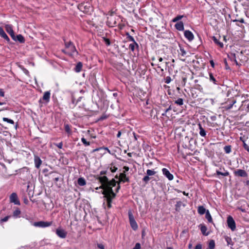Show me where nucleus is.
Listing matches in <instances>:
<instances>
[{
	"label": "nucleus",
	"instance_id": "obj_1",
	"mask_svg": "<svg viewBox=\"0 0 249 249\" xmlns=\"http://www.w3.org/2000/svg\"><path fill=\"white\" fill-rule=\"evenodd\" d=\"M97 179L102 184L99 188L104 190L102 194L107 200L108 208H110L111 207L112 200L116 196V194L113 192L112 187L116 186L117 181L114 179L109 181L106 176L98 177Z\"/></svg>",
	"mask_w": 249,
	"mask_h": 249
},
{
	"label": "nucleus",
	"instance_id": "obj_2",
	"mask_svg": "<svg viewBox=\"0 0 249 249\" xmlns=\"http://www.w3.org/2000/svg\"><path fill=\"white\" fill-rule=\"evenodd\" d=\"M63 53L70 55H75L78 53L75 46L71 41L65 42V50H63Z\"/></svg>",
	"mask_w": 249,
	"mask_h": 249
},
{
	"label": "nucleus",
	"instance_id": "obj_3",
	"mask_svg": "<svg viewBox=\"0 0 249 249\" xmlns=\"http://www.w3.org/2000/svg\"><path fill=\"white\" fill-rule=\"evenodd\" d=\"M116 178H119V181L118 182V186L116 188V192H118V191L120 189V183L121 182H123L124 183L127 182H129V179L128 177H127L125 174L124 173H121L120 174L119 177L118 176V175H116L115 176Z\"/></svg>",
	"mask_w": 249,
	"mask_h": 249
},
{
	"label": "nucleus",
	"instance_id": "obj_4",
	"mask_svg": "<svg viewBox=\"0 0 249 249\" xmlns=\"http://www.w3.org/2000/svg\"><path fill=\"white\" fill-rule=\"evenodd\" d=\"M128 214L129 217V223L132 229L134 231L137 230L138 229V226L136 221L135 220V218L134 217V216L132 214L131 211L129 210L128 211Z\"/></svg>",
	"mask_w": 249,
	"mask_h": 249
},
{
	"label": "nucleus",
	"instance_id": "obj_5",
	"mask_svg": "<svg viewBox=\"0 0 249 249\" xmlns=\"http://www.w3.org/2000/svg\"><path fill=\"white\" fill-rule=\"evenodd\" d=\"M52 222L40 221L35 222L33 223V225L36 227L46 228L51 226Z\"/></svg>",
	"mask_w": 249,
	"mask_h": 249
},
{
	"label": "nucleus",
	"instance_id": "obj_6",
	"mask_svg": "<svg viewBox=\"0 0 249 249\" xmlns=\"http://www.w3.org/2000/svg\"><path fill=\"white\" fill-rule=\"evenodd\" d=\"M227 224L229 228L231 229V231H233L235 230L236 228L235 222L232 217V216L229 215L227 218Z\"/></svg>",
	"mask_w": 249,
	"mask_h": 249
},
{
	"label": "nucleus",
	"instance_id": "obj_7",
	"mask_svg": "<svg viewBox=\"0 0 249 249\" xmlns=\"http://www.w3.org/2000/svg\"><path fill=\"white\" fill-rule=\"evenodd\" d=\"M6 31L10 35L13 40H15V35L11 25L6 24L5 26Z\"/></svg>",
	"mask_w": 249,
	"mask_h": 249
},
{
	"label": "nucleus",
	"instance_id": "obj_8",
	"mask_svg": "<svg viewBox=\"0 0 249 249\" xmlns=\"http://www.w3.org/2000/svg\"><path fill=\"white\" fill-rule=\"evenodd\" d=\"M10 200L11 202L14 203L15 204H20V202L18 198V196L15 193H13L10 195Z\"/></svg>",
	"mask_w": 249,
	"mask_h": 249
},
{
	"label": "nucleus",
	"instance_id": "obj_9",
	"mask_svg": "<svg viewBox=\"0 0 249 249\" xmlns=\"http://www.w3.org/2000/svg\"><path fill=\"white\" fill-rule=\"evenodd\" d=\"M162 174L169 180H172L174 178L173 175L170 173L169 170L166 168H163L162 169Z\"/></svg>",
	"mask_w": 249,
	"mask_h": 249
},
{
	"label": "nucleus",
	"instance_id": "obj_10",
	"mask_svg": "<svg viewBox=\"0 0 249 249\" xmlns=\"http://www.w3.org/2000/svg\"><path fill=\"white\" fill-rule=\"evenodd\" d=\"M234 174L235 176L241 177H246L247 176V173L246 172L242 169H238L234 172Z\"/></svg>",
	"mask_w": 249,
	"mask_h": 249
},
{
	"label": "nucleus",
	"instance_id": "obj_11",
	"mask_svg": "<svg viewBox=\"0 0 249 249\" xmlns=\"http://www.w3.org/2000/svg\"><path fill=\"white\" fill-rule=\"evenodd\" d=\"M184 36L185 37L190 41H192L194 39V35L193 34V33L189 31V30H186L185 32H184Z\"/></svg>",
	"mask_w": 249,
	"mask_h": 249
},
{
	"label": "nucleus",
	"instance_id": "obj_12",
	"mask_svg": "<svg viewBox=\"0 0 249 249\" xmlns=\"http://www.w3.org/2000/svg\"><path fill=\"white\" fill-rule=\"evenodd\" d=\"M0 36L5 39L7 42H10V38L8 37L6 33L4 32L3 29L1 27H0Z\"/></svg>",
	"mask_w": 249,
	"mask_h": 249
},
{
	"label": "nucleus",
	"instance_id": "obj_13",
	"mask_svg": "<svg viewBox=\"0 0 249 249\" xmlns=\"http://www.w3.org/2000/svg\"><path fill=\"white\" fill-rule=\"evenodd\" d=\"M34 162L35 164V167L36 168H39L40 166V165L42 163V160L38 156H35L34 159Z\"/></svg>",
	"mask_w": 249,
	"mask_h": 249
},
{
	"label": "nucleus",
	"instance_id": "obj_14",
	"mask_svg": "<svg viewBox=\"0 0 249 249\" xmlns=\"http://www.w3.org/2000/svg\"><path fill=\"white\" fill-rule=\"evenodd\" d=\"M176 28L180 31H182L184 30V24L182 21H179L177 22L175 25Z\"/></svg>",
	"mask_w": 249,
	"mask_h": 249
},
{
	"label": "nucleus",
	"instance_id": "obj_15",
	"mask_svg": "<svg viewBox=\"0 0 249 249\" xmlns=\"http://www.w3.org/2000/svg\"><path fill=\"white\" fill-rule=\"evenodd\" d=\"M199 129V134L201 136L205 137L206 136V132L204 129L202 127L201 124H198Z\"/></svg>",
	"mask_w": 249,
	"mask_h": 249
},
{
	"label": "nucleus",
	"instance_id": "obj_16",
	"mask_svg": "<svg viewBox=\"0 0 249 249\" xmlns=\"http://www.w3.org/2000/svg\"><path fill=\"white\" fill-rule=\"evenodd\" d=\"M77 184L80 186H83L86 184V181L84 178L81 177L77 179Z\"/></svg>",
	"mask_w": 249,
	"mask_h": 249
},
{
	"label": "nucleus",
	"instance_id": "obj_17",
	"mask_svg": "<svg viewBox=\"0 0 249 249\" xmlns=\"http://www.w3.org/2000/svg\"><path fill=\"white\" fill-rule=\"evenodd\" d=\"M83 67V64L81 62H79L76 65L75 67L74 68V71L76 72H79L81 71L82 68Z\"/></svg>",
	"mask_w": 249,
	"mask_h": 249
},
{
	"label": "nucleus",
	"instance_id": "obj_18",
	"mask_svg": "<svg viewBox=\"0 0 249 249\" xmlns=\"http://www.w3.org/2000/svg\"><path fill=\"white\" fill-rule=\"evenodd\" d=\"M14 40L18 41L20 43H24L25 41V39L21 35H18L16 36H15V40Z\"/></svg>",
	"mask_w": 249,
	"mask_h": 249
},
{
	"label": "nucleus",
	"instance_id": "obj_19",
	"mask_svg": "<svg viewBox=\"0 0 249 249\" xmlns=\"http://www.w3.org/2000/svg\"><path fill=\"white\" fill-rule=\"evenodd\" d=\"M88 7H89V6L87 5H85V3H82L79 5V9L85 12L87 11V10L89 9Z\"/></svg>",
	"mask_w": 249,
	"mask_h": 249
},
{
	"label": "nucleus",
	"instance_id": "obj_20",
	"mask_svg": "<svg viewBox=\"0 0 249 249\" xmlns=\"http://www.w3.org/2000/svg\"><path fill=\"white\" fill-rule=\"evenodd\" d=\"M198 213L200 214H203L205 213H206L207 210L206 209L202 206H200L198 207Z\"/></svg>",
	"mask_w": 249,
	"mask_h": 249
},
{
	"label": "nucleus",
	"instance_id": "obj_21",
	"mask_svg": "<svg viewBox=\"0 0 249 249\" xmlns=\"http://www.w3.org/2000/svg\"><path fill=\"white\" fill-rule=\"evenodd\" d=\"M50 97V92L46 91V92H45L44 93V95L43 96V97H42V99L43 100L46 101V102H48L49 101Z\"/></svg>",
	"mask_w": 249,
	"mask_h": 249
},
{
	"label": "nucleus",
	"instance_id": "obj_22",
	"mask_svg": "<svg viewBox=\"0 0 249 249\" xmlns=\"http://www.w3.org/2000/svg\"><path fill=\"white\" fill-rule=\"evenodd\" d=\"M206 218L208 220V222L210 223L213 222V219L212 218V216L211 215V214L209 211V210H207L206 215H205Z\"/></svg>",
	"mask_w": 249,
	"mask_h": 249
},
{
	"label": "nucleus",
	"instance_id": "obj_23",
	"mask_svg": "<svg viewBox=\"0 0 249 249\" xmlns=\"http://www.w3.org/2000/svg\"><path fill=\"white\" fill-rule=\"evenodd\" d=\"M216 175L217 176L222 175L224 177L228 176L229 175V172L227 171H225L224 172H221L217 170L216 171Z\"/></svg>",
	"mask_w": 249,
	"mask_h": 249
},
{
	"label": "nucleus",
	"instance_id": "obj_24",
	"mask_svg": "<svg viewBox=\"0 0 249 249\" xmlns=\"http://www.w3.org/2000/svg\"><path fill=\"white\" fill-rule=\"evenodd\" d=\"M137 47L138 48L139 46L138 44L136 42H133L132 43H131L129 46V49L132 51L134 52L135 50V48Z\"/></svg>",
	"mask_w": 249,
	"mask_h": 249
},
{
	"label": "nucleus",
	"instance_id": "obj_25",
	"mask_svg": "<svg viewBox=\"0 0 249 249\" xmlns=\"http://www.w3.org/2000/svg\"><path fill=\"white\" fill-rule=\"evenodd\" d=\"M183 205V206H184V205L183 204V203L180 201H178L175 205V207H176V210L177 211H179V210H180V207Z\"/></svg>",
	"mask_w": 249,
	"mask_h": 249
},
{
	"label": "nucleus",
	"instance_id": "obj_26",
	"mask_svg": "<svg viewBox=\"0 0 249 249\" xmlns=\"http://www.w3.org/2000/svg\"><path fill=\"white\" fill-rule=\"evenodd\" d=\"M201 231L202 234L204 235H207L208 234L206 233V231L207 230V227L204 225H201L200 227Z\"/></svg>",
	"mask_w": 249,
	"mask_h": 249
},
{
	"label": "nucleus",
	"instance_id": "obj_27",
	"mask_svg": "<svg viewBox=\"0 0 249 249\" xmlns=\"http://www.w3.org/2000/svg\"><path fill=\"white\" fill-rule=\"evenodd\" d=\"M213 40L215 44L218 45L221 47H223V44L222 42H220L218 40V39H217L215 37H213Z\"/></svg>",
	"mask_w": 249,
	"mask_h": 249
},
{
	"label": "nucleus",
	"instance_id": "obj_28",
	"mask_svg": "<svg viewBox=\"0 0 249 249\" xmlns=\"http://www.w3.org/2000/svg\"><path fill=\"white\" fill-rule=\"evenodd\" d=\"M224 151L229 154L231 152V145H226L224 147Z\"/></svg>",
	"mask_w": 249,
	"mask_h": 249
},
{
	"label": "nucleus",
	"instance_id": "obj_29",
	"mask_svg": "<svg viewBox=\"0 0 249 249\" xmlns=\"http://www.w3.org/2000/svg\"><path fill=\"white\" fill-rule=\"evenodd\" d=\"M183 16H183V15H178V16H177L176 18H174L172 19V22H176L179 21L180 19H181L183 17Z\"/></svg>",
	"mask_w": 249,
	"mask_h": 249
},
{
	"label": "nucleus",
	"instance_id": "obj_30",
	"mask_svg": "<svg viewBox=\"0 0 249 249\" xmlns=\"http://www.w3.org/2000/svg\"><path fill=\"white\" fill-rule=\"evenodd\" d=\"M215 247V242L213 240H212L209 242V248L210 249H213Z\"/></svg>",
	"mask_w": 249,
	"mask_h": 249
},
{
	"label": "nucleus",
	"instance_id": "obj_31",
	"mask_svg": "<svg viewBox=\"0 0 249 249\" xmlns=\"http://www.w3.org/2000/svg\"><path fill=\"white\" fill-rule=\"evenodd\" d=\"M65 130L66 132L67 133L68 136L71 134V130L70 126L68 124H66L65 125Z\"/></svg>",
	"mask_w": 249,
	"mask_h": 249
},
{
	"label": "nucleus",
	"instance_id": "obj_32",
	"mask_svg": "<svg viewBox=\"0 0 249 249\" xmlns=\"http://www.w3.org/2000/svg\"><path fill=\"white\" fill-rule=\"evenodd\" d=\"M179 50H180V54L182 56H185L186 54V52L184 50V49L182 47H179Z\"/></svg>",
	"mask_w": 249,
	"mask_h": 249
},
{
	"label": "nucleus",
	"instance_id": "obj_33",
	"mask_svg": "<svg viewBox=\"0 0 249 249\" xmlns=\"http://www.w3.org/2000/svg\"><path fill=\"white\" fill-rule=\"evenodd\" d=\"M20 211L19 209H17L13 212V216L17 217L20 214Z\"/></svg>",
	"mask_w": 249,
	"mask_h": 249
},
{
	"label": "nucleus",
	"instance_id": "obj_34",
	"mask_svg": "<svg viewBox=\"0 0 249 249\" xmlns=\"http://www.w3.org/2000/svg\"><path fill=\"white\" fill-rule=\"evenodd\" d=\"M155 174H156V172H155V171H154V170H152L148 169V170L146 171V174H147V175H148V176H153V175H154Z\"/></svg>",
	"mask_w": 249,
	"mask_h": 249
},
{
	"label": "nucleus",
	"instance_id": "obj_35",
	"mask_svg": "<svg viewBox=\"0 0 249 249\" xmlns=\"http://www.w3.org/2000/svg\"><path fill=\"white\" fill-rule=\"evenodd\" d=\"M2 120H3V121L7 122L8 123H10L11 124H14V121L13 120L8 119V118H6V117H3L2 118Z\"/></svg>",
	"mask_w": 249,
	"mask_h": 249
},
{
	"label": "nucleus",
	"instance_id": "obj_36",
	"mask_svg": "<svg viewBox=\"0 0 249 249\" xmlns=\"http://www.w3.org/2000/svg\"><path fill=\"white\" fill-rule=\"evenodd\" d=\"M56 233L60 238H62V230L60 228L56 230Z\"/></svg>",
	"mask_w": 249,
	"mask_h": 249
},
{
	"label": "nucleus",
	"instance_id": "obj_37",
	"mask_svg": "<svg viewBox=\"0 0 249 249\" xmlns=\"http://www.w3.org/2000/svg\"><path fill=\"white\" fill-rule=\"evenodd\" d=\"M210 80L212 82H213L214 84H217V83H216V79H215V78L214 77V76H213V74L212 73H210Z\"/></svg>",
	"mask_w": 249,
	"mask_h": 249
},
{
	"label": "nucleus",
	"instance_id": "obj_38",
	"mask_svg": "<svg viewBox=\"0 0 249 249\" xmlns=\"http://www.w3.org/2000/svg\"><path fill=\"white\" fill-rule=\"evenodd\" d=\"M175 103L178 105L181 106L183 104V100L182 98H178L175 101Z\"/></svg>",
	"mask_w": 249,
	"mask_h": 249
},
{
	"label": "nucleus",
	"instance_id": "obj_39",
	"mask_svg": "<svg viewBox=\"0 0 249 249\" xmlns=\"http://www.w3.org/2000/svg\"><path fill=\"white\" fill-rule=\"evenodd\" d=\"M126 36H127V38H128V40L129 41H132L133 43V42H136V41H135L134 38H133V37L132 36H130L129 33H126Z\"/></svg>",
	"mask_w": 249,
	"mask_h": 249
},
{
	"label": "nucleus",
	"instance_id": "obj_40",
	"mask_svg": "<svg viewBox=\"0 0 249 249\" xmlns=\"http://www.w3.org/2000/svg\"><path fill=\"white\" fill-rule=\"evenodd\" d=\"M81 141L83 144L86 146H88L90 144L89 142H87V140L84 138H82L81 139Z\"/></svg>",
	"mask_w": 249,
	"mask_h": 249
},
{
	"label": "nucleus",
	"instance_id": "obj_41",
	"mask_svg": "<svg viewBox=\"0 0 249 249\" xmlns=\"http://www.w3.org/2000/svg\"><path fill=\"white\" fill-rule=\"evenodd\" d=\"M150 179V177L148 175H147L143 177V178H142V180L144 181L145 183H147L149 181Z\"/></svg>",
	"mask_w": 249,
	"mask_h": 249
},
{
	"label": "nucleus",
	"instance_id": "obj_42",
	"mask_svg": "<svg viewBox=\"0 0 249 249\" xmlns=\"http://www.w3.org/2000/svg\"><path fill=\"white\" fill-rule=\"evenodd\" d=\"M11 217L10 215L6 216L0 220L2 222H5L8 220L9 218Z\"/></svg>",
	"mask_w": 249,
	"mask_h": 249
},
{
	"label": "nucleus",
	"instance_id": "obj_43",
	"mask_svg": "<svg viewBox=\"0 0 249 249\" xmlns=\"http://www.w3.org/2000/svg\"><path fill=\"white\" fill-rule=\"evenodd\" d=\"M53 144L59 148L60 149L62 148V142H61L58 143H54Z\"/></svg>",
	"mask_w": 249,
	"mask_h": 249
},
{
	"label": "nucleus",
	"instance_id": "obj_44",
	"mask_svg": "<svg viewBox=\"0 0 249 249\" xmlns=\"http://www.w3.org/2000/svg\"><path fill=\"white\" fill-rule=\"evenodd\" d=\"M171 81V78L170 76H167L165 78V82L166 84H169Z\"/></svg>",
	"mask_w": 249,
	"mask_h": 249
},
{
	"label": "nucleus",
	"instance_id": "obj_45",
	"mask_svg": "<svg viewBox=\"0 0 249 249\" xmlns=\"http://www.w3.org/2000/svg\"><path fill=\"white\" fill-rule=\"evenodd\" d=\"M233 22H240L242 23H245L244 19L243 18H240L239 19H234L232 20Z\"/></svg>",
	"mask_w": 249,
	"mask_h": 249
},
{
	"label": "nucleus",
	"instance_id": "obj_46",
	"mask_svg": "<svg viewBox=\"0 0 249 249\" xmlns=\"http://www.w3.org/2000/svg\"><path fill=\"white\" fill-rule=\"evenodd\" d=\"M236 103V101L235 100H233L232 102V103L231 104H230L229 105H228V107L227 108L228 109H231L232 108L233 105Z\"/></svg>",
	"mask_w": 249,
	"mask_h": 249
},
{
	"label": "nucleus",
	"instance_id": "obj_47",
	"mask_svg": "<svg viewBox=\"0 0 249 249\" xmlns=\"http://www.w3.org/2000/svg\"><path fill=\"white\" fill-rule=\"evenodd\" d=\"M21 69H22L23 71L24 72V73L26 75H29V71L27 69H26L25 68H24L23 67L21 68Z\"/></svg>",
	"mask_w": 249,
	"mask_h": 249
},
{
	"label": "nucleus",
	"instance_id": "obj_48",
	"mask_svg": "<svg viewBox=\"0 0 249 249\" xmlns=\"http://www.w3.org/2000/svg\"><path fill=\"white\" fill-rule=\"evenodd\" d=\"M141 249V245L140 243H137L136 244L135 247L133 249Z\"/></svg>",
	"mask_w": 249,
	"mask_h": 249
},
{
	"label": "nucleus",
	"instance_id": "obj_49",
	"mask_svg": "<svg viewBox=\"0 0 249 249\" xmlns=\"http://www.w3.org/2000/svg\"><path fill=\"white\" fill-rule=\"evenodd\" d=\"M104 41L107 45L109 46L110 45V42L109 39L104 38Z\"/></svg>",
	"mask_w": 249,
	"mask_h": 249
},
{
	"label": "nucleus",
	"instance_id": "obj_50",
	"mask_svg": "<svg viewBox=\"0 0 249 249\" xmlns=\"http://www.w3.org/2000/svg\"><path fill=\"white\" fill-rule=\"evenodd\" d=\"M110 170L111 172L114 173V172H115L117 171V168L115 167V166H113V167H111L110 168Z\"/></svg>",
	"mask_w": 249,
	"mask_h": 249
},
{
	"label": "nucleus",
	"instance_id": "obj_51",
	"mask_svg": "<svg viewBox=\"0 0 249 249\" xmlns=\"http://www.w3.org/2000/svg\"><path fill=\"white\" fill-rule=\"evenodd\" d=\"M233 60L235 63V64H236V65L237 66H240L239 64L238 63V62L236 60V56H235V54H233Z\"/></svg>",
	"mask_w": 249,
	"mask_h": 249
},
{
	"label": "nucleus",
	"instance_id": "obj_52",
	"mask_svg": "<svg viewBox=\"0 0 249 249\" xmlns=\"http://www.w3.org/2000/svg\"><path fill=\"white\" fill-rule=\"evenodd\" d=\"M133 136H134V140L135 141H137L138 140V138L139 137V136L137 135L135 132L133 133Z\"/></svg>",
	"mask_w": 249,
	"mask_h": 249
},
{
	"label": "nucleus",
	"instance_id": "obj_53",
	"mask_svg": "<svg viewBox=\"0 0 249 249\" xmlns=\"http://www.w3.org/2000/svg\"><path fill=\"white\" fill-rule=\"evenodd\" d=\"M244 148L247 150L248 151H249V146L245 142L244 143L243 145Z\"/></svg>",
	"mask_w": 249,
	"mask_h": 249
},
{
	"label": "nucleus",
	"instance_id": "obj_54",
	"mask_svg": "<svg viewBox=\"0 0 249 249\" xmlns=\"http://www.w3.org/2000/svg\"><path fill=\"white\" fill-rule=\"evenodd\" d=\"M97 247L100 249H105L104 246L102 244H98Z\"/></svg>",
	"mask_w": 249,
	"mask_h": 249
},
{
	"label": "nucleus",
	"instance_id": "obj_55",
	"mask_svg": "<svg viewBox=\"0 0 249 249\" xmlns=\"http://www.w3.org/2000/svg\"><path fill=\"white\" fill-rule=\"evenodd\" d=\"M0 96L1 97H4V92L3 91V89H0Z\"/></svg>",
	"mask_w": 249,
	"mask_h": 249
},
{
	"label": "nucleus",
	"instance_id": "obj_56",
	"mask_svg": "<svg viewBox=\"0 0 249 249\" xmlns=\"http://www.w3.org/2000/svg\"><path fill=\"white\" fill-rule=\"evenodd\" d=\"M124 171L123 172V173H125L126 172H127L128 171L129 169V168L127 166H124Z\"/></svg>",
	"mask_w": 249,
	"mask_h": 249
},
{
	"label": "nucleus",
	"instance_id": "obj_57",
	"mask_svg": "<svg viewBox=\"0 0 249 249\" xmlns=\"http://www.w3.org/2000/svg\"><path fill=\"white\" fill-rule=\"evenodd\" d=\"M202 249V246L200 244L197 245L195 247V249Z\"/></svg>",
	"mask_w": 249,
	"mask_h": 249
},
{
	"label": "nucleus",
	"instance_id": "obj_58",
	"mask_svg": "<svg viewBox=\"0 0 249 249\" xmlns=\"http://www.w3.org/2000/svg\"><path fill=\"white\" fill-rule=\"evenodd\" d=\"M171 109V107H169L167 109H166L165 111V112L162 114V116H164L165 114L167 113V111H168L169 110Z\"/></svg>",
	"mask_w": 249,
	"mask_h": 249
},
{
	"label": "nucleus",
	"instance_id": "obj_59",
	"mask_svg": "<svg viewBox=\"0 0 249 249\" xmlns=\"http://www.w3.org/2000/svg\"><path fill=\"white\" fill-rule=\"evenodd\" d=\"M107 174V171H102L100 172V175H106Z\"/></svg>",
	"mask_w": 249,
	"mask_h": 249
},
{
	"label": "nucleus",
	"instance_id": "obj_60",
	"mask_svg": "<svg viewBox=\"0 0 249 249\" xmlns=\"http://www.w3.org/2000/svg\"><path fill=\"white\" fill-rule=\"evenodd\" d=\"M210 64L211 66L213 68L214 66V63L213 60L210 61Z\"/></svg>",
	"mask_w": 249,
	"mask_h": 249
},
{
	"label": "nucleus",
	"instance_id": "obj_61",
	"mask_svg": "<svg viewBox=\"0 0 249 249\" xmlns=\"http://www.w3.org/2000/svg\"><path fill=\"white\" fill-rule=\"evenodd\" d=\"M121 134H122V133L120 131H118V134L117 135V138H120L121 135Z\"/></svg>",
	"mask_w": 249,
	"mask_h": 249
},
{
	"label": "nucleus",
	"instance_id": "obj_62",
	"mask_svg": "<svg viewBox=\"0 0 249 249\" xmlns=\"http://www.w3.org/2000/svg\"><path fill=\"white\" fill-rule=\"evenodd\" d=\"M104 150H105L107 151V152H108L109 153H110V150L108 149V148H107V147H105V148H104Z\"/></svg>",
	"mask_w": 249,
	"mask_h": 249
},
{
	"label": "nucleus",
	"instance_id": "obj_63",
	"mask_svg": "<svg viewBox=\"0 0 249 249\" xmlns=\"http://www.w3.org/2000/svg\"><path fill=\"white\" fill-rule=\"evenodd\" d=\"M58 180H59V178H54V181L55 182L57 181Z\"/></svg>",
	"mask_w": 249,
	"mask_h": 249
},
{
	"label": "nucleus",
	"instance_id": "obj_64",
	"mask_svg": "<svg viewBox=\"0 0 249 249\" xmlns=\"http://www.w3.org/2000/svg\"><path fill=\"white\" fill-rule=\"evenodd\" d=\"M159 60L160 62H162V60H163V59H162V57H159Z\"/></svg>",
	"mask_w": 249,
	"mask_h": 249
}]
</instances>
